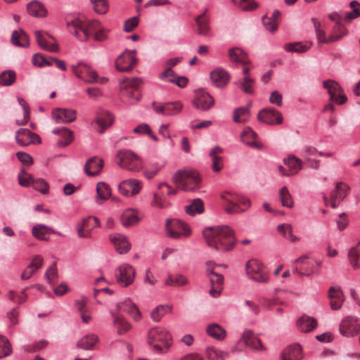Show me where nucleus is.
<instances>
[{
  "mask_svg": "<svg viewBox=\"0 0 360 360\" xmlns=\"http://www.w3.org/2000/svg\"><path fill=\"white\" fill-rule=\"evenodd\" d=\"M118 165L130 171H139L142 166L141 158L129 149L120 150L116 155Z\"/></svg>",
  "mask_w": 360,
  "mask_h": 360,
  "instance_id": "obj_5",
  "label": "nucleus"
},
{
  "mask_svg": "<svg viewBox=\"0 0 360 360\" xmlns=\"http://www.w3.org/2000/svg\"><path fill=\"white\" fill-rule=\"evenodd\" d=\"M340 333L345 337H353L360 333V319L352 316H345L341 321Z\"/></svg>",
  "mask_w": 360,
  "mask_h": 360,
  "instance_id": "obj_9",
  "label": "nucleus"
},
{
  "mask_svg": "<svg viewBox=\"0 0 360 360\" xmlns=\"http://www.w3.org/2000/svg\"><path fill=\"white\" fill-rule=\"evenodd\" d=\"M117 307L120 311L129 314L135 321L141 319V313L136 305L129 299L125 300L117 304Z\"/></svg>",
  "mask_w": 360,
  "mask_h": 360,
  "instance_id": "obj_21",
  "label": "nucleus"
},
{
  "mask_svg": "<svg viewBox=\"0 0 360 360\" xmlns=\"http://www.w3.org/2000/svg\"><path fill=\"white\" fill-rule=\"evenodd\" d=\"M302 348L300 345L287 347L281 354L282 360H301L302 359Z\"/></svg>",
  "mask_w": 360,
  "mask_h": 360,
  "instance_id": "obj_29",
  "label": "nucleus"
},
{
  "mask_svg": "<svg viewBox=\"0 0 360 360\" xmlns=\"http://www.w3.org/2000/svg\"><path fill=\"white\" fill-rule=\"evenodd\" d=\"M136 50L126 49L115 60V68L120 72H129L136 63Z\"/></svg>",
  "mask_w": 360,
  "mask_h": 360,
  "instance_id": "obj_10",
  "label": "nucleus"
},
{
  "mask_svg": "<svg viewBox=\"0 0 360 360\" xmlns=\"http://www.w3.org/2000/svg\"><path fill=\"white\" fill-rule=\"evenodd\" d=\"M28 13L36 18H43L47 14V10L44 4L38 1H32L27 5Z\"/></svg>",
  "mask_w": 360,
  "mask_h": 360,
  "instance_id": "obj_34",
  "label": "nucleus"
},
{
  "mask_svg": "<svg viewBox=\"0 0 360 360\" xmlns=\"http://www.w3.org/2000/svg\"><path fill=\"white\" fill-rule=\"evenodd\" d=\"M183 105L181 102L175 101L165 103V115H174L181 112Z\"/></svg>",
  "mask_w": 360,
  "mask_h": 360,
  "instance_id": "obj_53",
  "label": "nucleus"
},
{
  "mask_svg": "<svg viewBox=\"0 0 360 360\" xmlns=\"http://www.w3.org/2000/svg\"><path fill=\"white\" fill-rule=\"evenodd\" d=\"M347 257L352 269H360V242L349 248Z\"/></svg>",
  "mask_w": 360,
  "mask_h": 360,
  "instance_id": "obj_36",
  "label": "nucleus"
},
{
  "mask_svg": "<svg viewBox=\"0 0 360 360\" xmlns=\"http://www.w3.org/2000/svg\"><path fill=\"white\" fill-rule=\"evenodd\" d=\"M164 165L165 162H163L160 164L156 162H150L146 170L144 172L145 176L148 179H152Z\"/></svg>",
  "mask_w": 360,
  "mask_h": 360,
  "instance_id": "obj_58",
  "label": "nucleus"
},
{
  "mask_svg": "<svg viewBox=\"0 0 360 360\" xmlns=\"http://www.w3.org/2000/svg\"><path fill=\"white\" fill-rule=\"evenodd\" d=\"M206 355L209 360H224L229 356V353L210 347L207 348Z\"/></svg>",
  "mask_w": 360,
  "mask_h": 360,
  "instance_id": "obj_47",
  "label": "nucleus"
},
{
  "mask_svg": "<svg viewBox=\"0 0 360 360\" xmlns=\"http://www.w3.org/2000/svg\"><path fill=\"white\" fill-rule=\"evenodd\" d=\"M242 11H251L255 10L258 4L254 0H233Z\"/></svg>",
  "mask_w": 360,
  "mask_h": 360,
  "instance_id": "obj_55",
  "label": "nucleus"
},
{
  "mask_svg": "<svg viewBox=\"0 0 360 360\" xmlns=\"http://www.w3.org/2000/svg\"><path fill=\"white\" fill-rule=\"evenodd\" d=\"M246 274L249 278L257 283H266L269 281V274L264 265L257 259H250L245 264Z\"/></svg>",
  "mask_w": 360,
  "mask_h": 360,
  "instance_id": "obj_6",
  "label": "nucleus"
},
{
  "mask_svg": "<svg viewBox=\"0 0 360 360\" xmlns=\"http://www.w3.org/2000/svg\"><path fill=\"white\" fill-rule=\"evenodd\" d=\"M328 296L330 299V307L333 310H338L344 302L342 291L339 287H331L328 291Z\"/></svg>",
  "mask_w": 360,
  "mask_h": 360,
  "instance_id": "obj_25",
  "label": "nucleus"
},
{
  "mask_svg": "<svg viewBox=\"0 0 360 360\" xmlns=\"http://www.w3.org/2000/svg\"><path fill=\"white\" fill-rule=\"evenodd\" d=\"M113 317L114 325L119 334H123L130 329L131 325L122 316L113 314Z\"/></svg>",
  "mask_w": 360,
  "mask_h": 360,
  "instance_id": "obj_51",
  "label": "nucleus"
},
{
  "mask_svg": "<svg viewBox=\"0 0 360 360\" xmlns=\"http://www.w3.org/2000/svg\"><path fill=\"white\" fill-rule=\"evenodd\" d=\"M66 25L69 32L81 41H86L91 36L95 40L103 41L107 39V34L97 20L86 21L82 18L68 19Z\"/></svg>",
  "mask_w": 360,
  "mask_h": 360,
  "instance_id": "obj_1",
  "label": "nucleus"
},
{
  "mask_svg": "<svg viewBox=\"0 0 360 360\" xmlns=\"http://www.w3.org/2000/svg\"><path fill=\"white\" fill-rule=\"evenodd\" d=\"M142 188V183L136 179L122 181L119 186V192L125 197H131L139 193Z\"/></svg>",
  "mask_w": 360,
  "mask_h": 360,
  "instance_id": "obj_13",
  "label": "nucleus"
},
{
  "mask_svg": "<svg viewBox=\"0 0 360 360\" xmlns=\"http://www.w3.org/2000/svg\"><path fill=\"white\" fill-rule=\"evenodd\" d=\"M94 10L99 14H105L109 8L108 0H90Z\"/></svg>",
  "mask_w": 360,
  "mask_h": 360,
  "instance_id": "obj_63",
  "label": "nucleus"
},
{
  "mask_svg": "<svg viewBox=\"0 0 360 360\" xmlns=\"http://www.w3.org/2000/svg\"><path fill=\"white\" fill-rule=\"evenodd\" d=\"M52 117L57 123H69L76 120L77 112L72 109L58 108L53 110Z\"/></svg>",
  "mask_w": 360,
  "mask_h": 360,
  "instance_id": "obj_17",
  "label": "nucleus"
},
{
  "mask_svg": "<svg viewBox=\"0 0 360 360\" xmlns=\"http://www.w3.org/2000/svg\"><path fill=\"white\" fill-rule=\"evenodd\" d=\"M311 42H290L283 45V49L288 53H303L307 52L311 47Z\"/></svg>",
  "mask_w": 360,
  "mask_h": 360,
  "instance_id": "obj_31",
  "label": "nucleus"
},
{
  "mask_svg": "<svg viewBox=\"0 0 360 360\" xmlns=\"http://www.w3.org/2000/svg\"><path fill=\"white\" fill-rule=\"evenodd\" d=\"M295 262L300 263L304 272L311 271V275L317 273L319 268L321 265L320 261L304 257L296 259Z\"/></svg>",
  "mask_w": 360,
  "mask_h": 360,
  "instance_id": "obj_30",
  "label": "nucleus"
},
{
  "mask_svg": "<svg viewBox=\"0 0 360 360\" xmlns=\"http://www.w3.org/2000/svg\"><path fill=\"white\" fill-rule=\"evenodd\" d=\"M98 341L97 335L88 334L82 337L77 342V347L84 350H92Z\"/></svg>",
  "mask_w": 360,
  "mask_h": 360,
  "instance_id": "obj_37",
  "label": "nucleus"
},
{
  "mask_svg": "<svg viewBox=\"0 0 360 360\" xmlns=\"http://www.w3.org/2000/svg\"><path fill=\"white\" fill-rule=\"evenodd\" d=\"M61 235L60 233L54 231L51 227L42 224H37L32 229V234L37 239L40 240H49L50 233Z\"/></svg>",
  "mask_w": 360,
  "mask_h": 360,
  "instance_id": "obj_22",
  "label": "nucleus"
},
{
  "mask_svg": "<svg viewBox=\"0 0 360 360\" xmlns=\"http://www.w3.org/2000/svg\"><path fill=\"white\" fill-rule=\"evenodd\" d=\"M36 40L39 46L50 52H58L59 51V48L57 44L54 43H49L48 41V38H51V36L48 33H44L41 31H35L34 32Z\"/></svg>",
  "mask_w": 360,
  "mask_h": 360,
  "instance_id": "obj_20",
  "label": "nucleus"
},
{
  "mask_svg": "<svg viewBox=\"0 0 360 360\" xmlns=\"http://www.w3.org/2000/svg\"><path fill=\"white\" fill-rule=\"evenodd\" d=\"M115 276L120 285L127 287L134 282L135 269L130 264H123L116 269Z\"/></svg>",
  "mask_w": 360,
  "mask_h": 360,
  "instance_id": "obj_11",
  "label": "nucleus"
},
{
  "mask_svg": "<svg viewBox=\"0 0 360 360\" xmlns=\"http://www.w3.org/2000/svg\"><path fill=\"white\" fill-rule=\"evenodd\" d=\"M258 120L269 125L281 124L283 117L281 114L276 110L271 108H264L257 114Z\"/></svg>",
  "mask_w": 360,
  "mask_h": 360,
  "instance_id": "obj_14",
  "label": "nucleus"
},
{
  "mask_svg": "<svg viewBox=\"0 0 360 360\" xmlns=\"http://www.w3.org/2000/svg\"><path fill=\"white\" fill-rule=\"evenodd\" d=\"M30 131L27 129H20L15 133L16 142L21 146L30 145Z\"/></svg>",
  "mask_w": 360,
  "mask_h": 360,
  "instance_id": "obj_49",
  "label": "nucleus"
},
{
  "mask_svg": "<svg viewBox=\"0 0 360 360\" xmlns=\"http://www.w3.org/2000/svg\"><path fill=\"white\" fill-rule=\"evenodd\" d=\"M283 163L288 167V172L291 175L297 174L302 169L303 162L295 155H288L283 160Z\"/></svg>",
  "mask_w": 360,
  "mask_h": 360,
  "instance_id": "obj_26",
  "label": "nucleus"
},
{
  "mask_svg": "<svg viewBox=\"0 0 360 360\" xmlns=\"http://www.w3.org/2000/svg\"><path fill=\"white\" fill-rule=\"evenodd\" d=\"M141 218L137 210L127 209L122 212L120 221L123 226L130 227L137 224Z\"/></svg>",
  "mask_w": 360,
  "mask_h": 360,
  "instance_id": "obj_23",
  "label": "nucleus"
},
{
  "mask_svg": "<svg viewBox=\"0 0 360 360\" xmlns=\"http://www.w3.org/2000/svg\"><path fill=\"white\" fill-rule=\"evenodd\" d=\"M173 181L184 191L198 193L200 191L201 177L195 169H179L174 174Z\"/></svg>",
  "mask_w": 360,
  "mask_h": 360,
  "instance_id": "obj_3",
  "label": "nucleus"
},
{
  "mask_svg": "<svg viewBox=\"0 0 360 360\" xmlns=\"http://www.w3.org/2000/svg\"><path fill=\"white\" fill-rule=\"evenodd\" d=\"M62 136L63 138L58 140L57 143L59 147L67 146L73 139L72 132L66 128H63Z\"/></svg>",
  "mask_w": 360,
  "mask_h": 360,
  "instance_id": "obj_64",
  "label": "nucleus"
},
{
  "mask_svg": "<svg viewBox=\"0 0 360 360\" xmlns=\"http://www.w3.org/2000/svg\"><path fill=\"white\" fill-rule=\"evenodd\" d=\"M170 310L168 305H159L156 307L151 312V319L158 322L162 316Z\"/></svg>",
  "mask_w": 360,
  "mask_h": 360,
  "instance_id": "obj_57",
  "label": "nucleus"
},
{
  "mask_svg": "<svg viewBox=\"0 0 360 360\" xmlns=\"http://www.w3.org/2000/svg\"><path fill=\"white\" fill-rule=\"evenodd\" d=\"M195 22L198 25V33L201 35H208L210 27L208 24V19L205 16V13L198 15L195 18Z\"/></svg>",
  "mask_w": 360,
  "mask_h": 360,
  "instance_id": "obj_45",
  "label": "nucleus"
},
{
  "mask_svg": "<svg viewBox=\"0 0 360 360\" xmlns=\"http://www.w3.org/2000/svg\"><path fill=\"white\" fill-rule=\"evenodd\" d=\"M323 86L327 89L330 100L335 99V96L342 91L340 84L333 80L328 79L324 81Z\"/></svg>",
  "mask_w": 360,
  "mask_h": 360,
  "instance_id": "obj_44",
  "label": "nucleus"
},
{
  "mask_svg": "<svg viewBox=\"0 0 360 360\" xmlns=\"http://www.w3.org/2000/svg\"><path fill=\"white\" fill-rule=\"evenodd\" d=\"M249 109L247 107H241L235 109L233 112V120L237 123L245 122L248 119Z\"/></svg>",
  "mask_w": 360,
  "mask_h": 360,
  "instance_id": "obj_59",
  "label": "nucleus"
},
{
  "mask_svg": "<svg viewBox=\"0 0 360 360\" xmlns=\"http://www.w3.org/2000/svg\"><path fill=\"white\" fill-rule=\"evenodd\" d=\"M210 262H207V271L210 276V281L212 285L220 286L221 287L224 281V277L221 274L214 273L212 269L210 270Z\"/></svg>",
  "mask_w": 360,
  "mask_h": 360,
  "instance_id": "obj_56",
  "label": "nucleus"
},
{
  "mask_svg": "<svg viewBox=\"0 0 360 360\" xmlns=\"http://www.w3.org/2000/svg\"><path fill=\"white\" fill-rule=\"evenodd\" d=\"M71 69L76 77L85 83L93 84L98 82L96 71L87 63L79 62L72 65Z\"/></svg>",
  "mask_w": 360,
  "mask_h": 360,
  "instance_id": "obj_7",
  "label": "nucleus"
},
{
  "mask_svg": "<svg viewBox=\"0 0 360 360\" xmlns=\"http://www.w3.org/2000/svg\"><path fill=\"white\" fill-rule=\"evenodd\" d=\"M11 42L18 47H28L30 45L28 35L22 30H14L11 34Z\"/></svg>",
  "mask_w": 360,
  "mask_h": 360,
  "instance_id": "obj_35",
  "label": "nucleus"
},
{
  "mask_svg": "<svg viewBox=\"0 0 360 360\" xmlns=\"http://www.w3.org/2000/svg\"><path fill=\"white\" fill-rule=\"evenodd\" d=\"M317 326V321L314 317L307 315L302 316L297 321L298 329L303 333H308L314 329Z\"/></svg>",
  "mask_w": 360,
  "mask_h": 360,
  "instance_id": "obj_32",
  "label": "nucleus"
},
{
  "mask_svg": "<svg viewBox=\"0 0 360 360\" xmlns=\"http://www.w3.org/2000/svg\"><path fill=\"white\" fill-rule=\"evenodd\" d=\"M213 98L206 91L199 89L195 91L193 100L194 107L200 110H207L214 105Z\"/></svg>",
  "mask_w": 360,
  "mask_h": 360,
  "instance_id": "obj_15",
  "label": "nucleus"
},
{
  "mask_svg": "<svg viewBox=\"0 0 360 360\" xmlns=\"http://www.w3.org/2000/svg\"><path fill=\"white\" fill-rule=\"evenodd\" d=\"M278 232L285 239L290 242H297L298 238L293 234L292 225L290 224H281L277 226Z\"/></svg>",
  "mask_w": 360,
  "mask_h": 360,
  "instance_id": "obj_43",
  "label": "nucleus"
},
{
  "mask_svg": "<svg viewBox=\"0 0 360 360\" xmlns=\"http://www.w3.org/2000/svg\"><path fill=\"white\" fill-rule=\"evenodd\" d=\"M15 79L16 73L13 70H4L0 74V85L3 86L12 85L15 82Z\"/></svg>",
  "mask_w": 360,
  "mask_h": 360,
  "instance_id": "obj_46",
  "label": "nucleus"
},
{
  "mask_svg": "<svg viewBox=\"0 0 360 360\" xmlns=\"http://www.w3.org/2000/svg\"><path fill=\"white\" fill-rule=\"evenodd\" d=\"M229 57L232 63L238 65H246L249 59L246 53L240 48L233 47L229 50Z\"/></svg>",
  "mask_w": 360,
  "mask_h": 360,
  "instance_id": "obj_27",
  "label": "nucleus"
},
{
  "mask_svg": "<svg viewBox=\"0 0 360 360\" xmlns=\"http://www.w3.org/2000/svg\"><path fill=\"white\" fill-rule=\"evenodd\" d=\"M97 199L96 202L101 203L109 198L111 195L110 186L105 182H98L96 185Z\"/></svg>",
  "mask_w": 360,
  "mask_h": 360,
  "instance_id": "obj_41",
  "label": "nucleus"
},
{
  "mask_svg": "<svg viewBox=\"0 0 360 360\" xmlns=\"http://www.w3.org/2000/svg\"><path fill=\"white\" fill-rule=\"evenodd\" d=\"M242 141L251 148L262 150L263 144L257 141V134L250 127H245L241 134Z\"/></svg>",
  "mask_w": 360,
  "mask_h": 360,
  "instance_id": "obj_19",
  "label": "nucleus"
},
{
  "mask_svg": "<svg viewBox=\"0 0 360 360\" xmlns=\"http://www.w3.org/2000/svg\"><path fill=\"white\" fill-rule=\"evenodd\" d=\"M185 211L191 216L202 214L204 212V203L200 198H195L185 207Z\"/></svg>",
  "mask_w": 360,
  "mask_h": 360,
  "instance_id": "obj_39",
  "label": "nucleus"
},
{
  "mask_svg": "<svg viewBox=\"0 0 360 360\" xmlns=\"http://www.w3.org/2000/svg\"><path fill=\"white\" fill-rule=\"evenodd\" d=\"M103 166V162L101 159L96 157L90 158L84 165V171L89 176H95L98 174Z\"/></svg>",
  "mask_w": 360,
  "mask_h": 360,
  "instance_id": "obj_33",
  "label": "nucleus"
},
{
  "mask_svg": "<svg viewBox=\"0 0 360 360\" xmlns=\"http://www.w3.org/2000/svg\"><path fill=\"white\" fill-rule=\"evenodd\" d=\"M207 333L210 337L217 340H224L226 334V330L217 323L210 324L207 327Z\"/></svg>",
  "mask_w": 360,
  "mask_h": 360,
  "instance_id": "obj_42",
  "label": "nucleus"
},
{
  "mask_svg": "<svg viewBox=\"0 0 360 360\" xmlns=\"http://www.w3.org/2000/svg\"><path fill=\"white\" fill-rule=\"evenodd\" d=\"M114 122V117L110 112H105L101 114L96 120V124L100 127L99 132L102 133L108 127L112 125Z\"/></svg>",
  "mask_w": 360,
  "mask_h": 360,
  "instance_id": "obj_40",
  "label": "nucleus"
},
{
  "mask_svg": "<svg viewBox=\"0 0 360 360\" xmlns=\"http://www.w3.org/2000/svg\"><path fill=\"white\" fill-rule=\"evenodd\" d=\"M202 234L207 245L218 251L227 252L235 246L234 232L229 226H208L204 229Z\"/></svg>",
  "mask_w": 360,
  "mask_h": 360,
  "instance_id": "obj_2",
  "label": "nucleus"
},
{
  "mask_svg": "<svg viewBox=\"0 0 360 360\" xmlns=\"http://www.w3.org/2000/svg\"><path fill=\"white\" fill-rule=\"evenodd\" d=\"M350 191L349 185L345 182L337 183L334 190L330 193V198L328 203L333 208L338 206L347 197Z\"/></svg>",
  "mask_w": 360,
  "mask_h": 360,
  "instance_id": "obj_12",
  "label": "nucleus"
},
{
  "mask_svg": "<svg viewBox=\"0 0 360 360\" xmlns=\"http://www.w3.org/2000/svg\"><path fill=\"white\" fill-rule=\"evenodd\" d=\"M223 149L217 146L211 149L209 156L212 159V169L214 172H219L223 167V159L217 154L221 153Z\"/></svg>",
  "mask_w": 360,
  "mask_h": 360,
  "instance_id": "obj_38",
  "label": "nucleus"
},
{
  "mask_svg": "<svg viewBox=\"0 0 360 360\" xmlns=\"http://www.w3.org/2000/svg\"><path fill=\"white\" fill-rule=\"evenodd\" d=\"M241 341L250 349L252 350H259L263 349L261 340L257 338L252 331L245 330L241 338Z\"/></svg>",
  "mask_w": 360,
  "mask_h": 360,
  "instance_id": "obj_24",
  "label": "nucleus"
},
{
  "mask_svg": "<svg viewBox=\"0 0 360 360\" xmlns=\"http://www.w3.org/2000/svg\"><path fill=\"white\" fill-rule=\"evenodd\" d=\"M210 79L215 86L222 88L228 84L230 77L226 70L218 68L210 72Z\"/></svg>",
  "mask_w": 360,
  "mask_h": 360,
  "instance_id": "obj_18",
  "label": "nucleus"
},
{
  "mask_svg": "<svg viewBox=\"0 0 360 360\" xmlns=\"http://www.w3.org/2000/svg\"><path fill=\"white\" fill-rule=\"evenodd\" d=\"M12 352L11 344L7 338L0 335V358L6 357Z\"/></svg>",
  "mask_w": 360,
  "mask_h": 360,
  "instance_id": "obj_61",
  "label": "nucleus"
},
{
  "mask_svg": "<svg viewBox=\"0 0 360 360\" xmlns=\"http://www.w3.org/2000/svg\"><path fill=\"white\" fill-rule=\"evenodd\" d=\"M221 198L224 201L223 206L226 213L233 214L245 211V210L240 209L238 203L236 202V200L230 197V195L226 193V191L221 194Z\"/></svg>",
  "mask_w": 360,
  "mask_h": 360,
  "instance_id": "obj_28",
  "label": "nucleus"
},
{
  "mask_svg": "<svg viewBox=\"0 0 360 360\" xmlns=\"http://www.w3.org/2000/svg\"><path fill=\"white\" fill-rule=\"evenodd\" d=\"M7 297L10 300L15 303L22 304L27 300V295L25 292V290H23L20 292L10 290Z\"/></svg>",
  "mask_w": 360,
  "mask_h": 360,
  "instance_id": "obj_60",
  "label": "nucleus"
},
{
  "mask_svg": "<svg viewBox=\"0 0 360 360\" xmlns=\"http://www.w3.org/2000/svg\"><path fill=\"white\" fill-rule=\"evenodd\" d=\"M171 335L163 328L155 327L148 333V343L158 354L163 352L162 346L168 349L171 345Z\"/></svg>",
  "mask_w": 360,
  "mask_h": 360,
  "instance_id": "obj_4",
  "label": "nucleus"
},
{
  "mask_svg": "<svg viewBox=\"0 0 360 360\" xmlns=\"http://www.w3.org/2000/svg\"><path fill=\"white\" fill-rule=\"evenodd\" d=\"M279 198L283 207L292 208L294 205V202L289 190L286 186H283L279 191Z\"/></svg>",
  "mask_w": 360,
  "mask_h": 360,
  "instance_id": "obj_48",
  "label": "nucleus"
},
{
  "mask_svg": "<svg viewBox=\"0 0 360 360\" xmlns=\"http://www.w3.org/2000/svg\"><path fill=\"white\" fill-rule=\"evenodd\" d=\"M18 103L22 108V110H23V118L21 119V120H16V124L18 125H24L30 120V108H29L27 103H26V101L23 98H22L18 97Z\"/></svg>",
  "mask_w": 360,
  "mask_h": 360,
  "instance_id": "obj_54",
  "label": "nucleus"
},
{
  "mask_svg": "<svg viewBox=\"0 0 360 360\" xmlns=\"http://www.w3.org/2000/svg\"><path fill=\"white\" fill-rule=\"evenodd\" d=\"M44 277L48 283L52 285L54 280L58 277V269L56 263H53L46 271Z\"/></svg>",
  "mask_w": 360,
  "mask_h": 360,
  "instance_id": "obj_62",
  "label": "nucleus"
},
{
  "mask_svg": "<svg viewBox=\"0 0 360 360\" xmlns=\"http://www.w3.org/2000/svg\"><path fill=\"white\" fill-rule=\"evenodd\" d=\"M254 85L255 80L250 77H243L241 81L238 82V88L248 94L254 93Z\"/></svg>",
  "mask_w": 360,
  "mask_h": 360,
  "instance_id": "obj_50",
  "label": "nucleus"
},
{
  "mask_svg": "<svg viewBox=\"0 0 360 360\" xmlns=\"http://www.w3.org/2000/svg\"><path fill=\"white\" fill-rule=\"evenodd\" d=\"M109 239L120 254H125L131 248V243L124 235L115 233L110 235Z\"/></svg>",
  "mask_w": 360,
  "mask_h": 360,
  "instance_id": "obj_16",
  "label": "nucleus"
},
{
  "mask_svg": "<svg viewBox=\"0 0 360 360\" xmlns=\"http://www.w3.org/2000/svg\"><path fill=\"white\" fill-rule=\"evenodd\" d=\"M347 34V29L343 25L338 22L335 25L333 29L332 34H330V41H333V42L338 41Z\"/></svg>",
  "mask_w": 360,
  "mask_h": 360,
  "instance_id": "obj_52",
  "label": "nucleus"
},
{
  "mask_svg": "<svg viewBox=\"0 0 360 360\" xmlns=\"http://www.w3.org/2000/svg\"><path fill=\"white\" fill-rule=\"evenodd\" d=\"M165 226L167 236L171 238L188 237L191 234L188 226L179 219H167Z\"/></svg>",
  "mask_w": 360,
  "mask_h": 360,
  "instance_id": "obj_8",
  "label": "nucleus"
}]
</instances>
